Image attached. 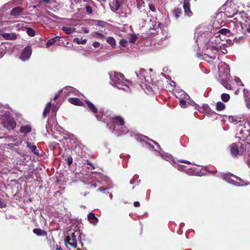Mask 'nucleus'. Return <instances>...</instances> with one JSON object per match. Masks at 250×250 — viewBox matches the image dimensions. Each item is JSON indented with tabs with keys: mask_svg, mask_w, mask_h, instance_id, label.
<instances>
[{
	"mask_svg": "<svg viewBox=\"0 0 250 250\" xmlns=\"http://www.w3.org/2000/svg\"><path fill=\"white\" fill-rule=\"evenodd\" d=\"M194 39L198 45L199 42L205 45L207 50V53L205 54L204 57L206 60L207 58L215 59L221 50V45L224 44L223 43V39L221 38L219 33H214L200 29L196 30Z\"/></svg>",
	"mask_w": 250,
	"mask_h": 250,
	"instance_id": "obj_1",
	"label": "nucleus"
},
{
	"mask_svg": "<svg viewBox=\"0 0 250 250\" xmlns=\"http://www.w3.org/2000/svg\"><path fill=\"white\" fill-rule=\"evenodd\" d=\"M241 146L240 149L236 144H232L230 146V151L232 155L236 156L238 155H244L247 159V163L250 167V140L248 138L245 139Z\"/></svg>",
	"mask_w": 250,
	"mask_h": 250,
	"instance_id": "obj_2",
	"label": "nucleus"
},
{
	"mask_svg": "<svg viewBox=\"0 0 250 250\" xmlns=\"http://www.w3.org/2000/svg\"><path fill=\"white\" fill-rule=\"evenodd\" d=\"M110 84L119 89H122L126 92L130 91V83L128 81L125 80L123 74L117 72H110L109 73Z\"/></svg>",
	"mask_w": 250,
	"mask_h": 250,
	"instance_id": "obj_3",
	"label": "nucleus"
},
{
	"mask_svg": "<svg viewBox=\"0 0 250 250\" xmlns=\"http://www.w3.org/2000/svg\"><path fill=\"white\" fill-rule=\"evenodd\" d=\"M229 29L222 28L217 33H219L223 41L225 40V36L230 37L231 35L243 34V29L240 22L230 21L229 23Z\"/></svg>",
	"mask_w": 250,
	"mask_h": 250,
	"instance_id": "obj_4",
	"label": "nucleus"
},
{
	"mask_svg": "<svg viewBox=\"0 0 250 250\" xmlns=\"http://www.w3.org/2000/svg\"><path fill=\"white\" fill-rule=\"evenodd\" d=\"M182 93L180 95H176L179 99L180 105L182 108H186L188 105H191L195 106V108L197 110H199L200 107L197 104H196L193 101H192L190 97L184 91H181Z\"/></svg>",
	"mask_w": 250,
	"mask_h": 250,
	"instance_id": "obj_5",
	"label": "nucleus"
},
{
	"mask_svg": "<svg viewBox=\"0 0 250 250\" xmlns=\"http://www.w3.org/2000/svg\"><path fill=\"white\" fill-rule=\"evenodd\" d=\"M222 177L227 182L236 186H247L249 184V183H245L242 179L231 173L222 174Z\"/></svg>",
	"mask_w": 250,
	"mask_h": 250,
	"instance_id": "obj_6",
	"label": "nucleus"
},
{
	"mask_svg": "<svg viewBox=\"0 0 250 250\" xmlns=\"http://www.w3.org/2000/svg\"><path fill=\"white\" fill-rule=\"evenodd\" d=\"M136 140L140 142H144L146 146L150 149H153L155 151L161 150L160 145L152 140L149 139L148 137L141 135H138L135 136Z\"/></svg>",
	"mask_w": 250,
	"mask_h": 250,
	"instance_id": "obj_7",
	"label": "nucleus"
},
{
	"mask_svg": "<svg viewBox=\"0 0 250 250\" xmlns=\"http://www.w3.org/2000/svg\"><path fill=\"white\" fill-rule=\"evenodd\" d=\"M84 101L89 111L95 114L98 120L102 121L105 123L108 121L107 116H105V114L104 115L101 111L98 113L97 108L93 103L88 100H85Z\"/></svg>",
	"mask_w": 250,
	"mask_h": 250,
	"instance_id": "obj_8",
	"label": "nucleus"
},
{
	"mask_svg": "<svg viewBox=\"0 0 250 250\" xmlns=\"http://www.w3.org/2000/svg\"><path fill=\"white\" fill-rule=\"evenodd\" d=\"M0 120L4 127L9 130H13L16 127V123L14 118L8 114L1 116Z\"/></svg>",
	"mask_w": 250,
	"mask_h": 250,
	"instance_id": "obj_9",
	"label": "nucleus"
},
{
	"mask_svg": "<svg viewBox=\"0 0 250 250\" xmlns=\"http://www.w3.org/2000/svg\"><path fill=\"white\" fill-rule=\"evenodd\" d=\"M237 130L239 134L241 135V137L244 139L247 138L250 136V122L245 121L242 124H239L237 126Z\"/></svg>",
	"mask_w": 250,
	"mask_h": 250,
	"instance_id": "obj_10",
	"label": "nucleus"
},
{
	"mask_svg": "<svg viewBox=\"0 0 250 250\" xmlns=\"http://www.w3.org/2000/svg\"><path fill=\"white\" fill-rule=\"evenodd\" d=\"M219 75L220 79L224 80L230 77L229 66L226 63L221 62L218 65Z\"/></svg>",
	"mask_w": 250,
	"mask_h": 250,
	"instance_id": "obj_11",
	"label": "nucleus"
},
{
	"mask_svg": "<svg viewBox=\"0 0 250 250\" xmlns=\"http://www.w3.org/2000/svg\"><path fill=\"white\" fill-rule=\"evenodd\" d=\"M135 73L141 83L146 82L150 83L152 82L151 76L148 75L147 71L145 69H140L138 72H136Z\"/></svg>",
	"mask_w": 250,
	"mask_h": 250,
	"instance_id": "obj_12",
	"label": "nucleus"
},
{
	"mask_svg": "<svg viewBox=\"0 0 250 250\" xmlns=\"http://www.w3.org/2000/svg\"><path fill=\"white\" fill-rule=\"evenodd\" d=\"M64 240L66 245L69 244L74 248L77 247V243L75 233L72 232L70 234V235L67 236Z\"/></svg>",
	"mask_w": 250,
	"mask_h": 250,
	"instance_id": "obj_13",
	"label": "nucleus"
},
{
	"mask_svg": "<svg viewBox=\"0 0 250 250\" xmlns=\"http://www.w3.org/2000/svg\"><path fill=\"white\" fill-rule=\"evenodd\" d=\"M31 54L32 49L31 46H27L22 50L19 58L22 61H26L30 58Z\"/></svg>",
	"mask_w": 250,
	"mask_h": 250,
	"instance_id": "obj_14",
	"label": "nucleus"
},
{
	"mask_svg": "<svg viewBox=\"0 0 250 250\" xmlns=\"http://www.w3.org/2000/svg\"><path fill=\"white\" fill-rule=\"evenodd\" d=\"M24 8L21 6H17L13 8L10 11V15L15 18H18L20 16L25 15Z\"/></svg>",
	"mask_w": 250,
	"mask_h": 250,
	"instance_id": "obj_15",
	"label": "nucleus"
},
{
	"mask_svg": "<svg viewBox=\"0 0 250 250\" xmlns=\"http://www.w3.org/2000/svg\"><path fill=\"white\" fill-rule=\"evenodd\" d=\"M60 92L63 93L64 96H70L71 94L77 95L79 93L77 90L71 86H66L63 88L60 91Z\"/></svg>",
	"mask_w": 250,
	"mask_h": 250,
	"instance_id": "obj_16",
	"label": "nucleus"
},
{
	"mask_svg": "<svg viewBox=\"0 0 250 250\" xmlns=\"http://www.w3.org/2000/svg\"><path fill=\"white\" fill-rule=\"evenodd\" d=\"M112 120L115 125L113 127V131H116L118 129V128L119 127L124 125V120L121 116H117L114 118H112Z\"/></svg>",
	"mask_w": 250,
	"mask_h": 250,
	"instance_id": "obj_17",
	"label": "nucleus"
},
{
	"mask_svg": "<svg viewBox=\"0 0 250 250\" xmlns=\"http://www.w3.org/2000/svg\"><path fill=\"white\" fill-rule=\"evenodd\" d=\"M229 120L230 122L236 125V124H242L245 121L241 117L237 116H229Z\"/></svg>",
	"mask_w": 250,
	"mask_h": 250,
	"instance_id": "obj_18",
	"label": "nucleus"
},
{
	"mask_svg": "<svg viewBox=\"0 0 250 250\" xmlns=\"http://www.w3.org/2000/svg\"><path fill=\"white\" fill-rule=\"evenodd\" d=\"M189 0H184L183 7L184 9L185 13L188 17L191 16L192 15V13L190 10Z\"/></svg>",
	"mask_w": 250,
	"mask_h": 250,
	"instance_id": "obj_19",
	"label": "nucleus"
},
{
	"mask_svg": "<svg viewBox=\"0 0 250 250\" xmlns=\"http://www.w3.org/2000/svg\"><path fill=\"white\" fill-rule=\"evenodd\" d=\"M243 92L246 106L250 109V92L248 90L244 89Z\"/></svg>",
	"mask_w": 250,
	"mask_h": 250,
	"instance_id": "obj_20",
	"label": "nucleus"
},
{
	"mask_svg": "<svg viewBox=\"0 0 250 250\" xmlns=\"http://www.w3.org/2000/svg\"><path fill=\"white\" fill-rule=\"evenodd\" d=\"M87 219L89 222L94 226L96 225L98 222V219L92 212L89 213L87 215Z\"/></svg>",
	"mask_w": 250,
	"mask_h": 250,
	"instance_id": "obj_21",
	"label": "nucleus"
},
{
	"mask_svg": "<svg viewBox=\"0 0 250 250\" xmlns=\"http://www.w3.org/2000/svg\"><path fill=\"white\" fill-rule=\"evenodd\" d=\"M2 37L5 40H14L17 38V35L14 33H4L1 34Z\"/></svg>",
	"mask_w": 250,
	"mask_h": 250,
	"instance_id": "obj_22",
	"label": "nucleus"
},
{
	"mask_svg": "<svg viewBox=\"0 0 250 250\" xmlns=\"http://www.w3.org/2000/svg\"><path fill=\"white\" fill-rule=\"evenodd\" d=\"M68 101L70 103L74 105L80 106L83 105V103L77 98H69Z\"/></svg>",
	"mask_w": 250,
	"mask_h": 250,
	"instance_id": "obj_23",
	"label": "nucleus"
},
{
	"mask_svg": "<svg viewBox=\"0 0 250 250\" xmlns=\"http://www.w3.org/2000/svg\"><path fill=\"white\" fill-rule=\"evenodd\" d=\"M12 141L14 142V144L11 143L8 145L9 148L11 149H13L15 146H19L22 143V140L21 139H19L18 138L13 139Z\"/></svg>",
	"mask_w": 250,
	"mask_h": 250,
	"instance_id": "obj_24",
	"label": "nucleus"
},
{
	"mask_svg": "<svg viewBox=\"0 0 250 250\" xmlns=\"http://www.w3.org/2000/svg\"><path fill=\"white\" fill-rule=\"evenodd\" d=\"M229 77L228 79H224V80H223L222 79H220V80L221 81V83L222 85L227 89H231V86L230 84V81L229 82Z\"/></svg>",
	"mask_w": 250,
	"mask_h": 250,
	"instance_id": "obj_25",
	"label": "nucleus"
},
{
	"mask_svg": "<svg viewBox=\"0 0 250 250\" xmlns=\"http://www.w3.org/2000/svg\"><path fill=\"white\" fill-rule=\"evenodd\" d=\"M27 146L31 150V151L34 153V154L39 155V153L38 150L37 149L36 146L33 145L30 142L27 143Z\"/></svg>",
	"mask_w": 250,
	"mask_h": 250,
	"instance_id": "obj_26",
	"label": "nucleus"
},
{
	"mask_svg": "<svg viewBox=\"0 0 250 250\" xmlns=\"http://www.w3.org/2000/svg\"><path fill=\"white\" fill-rule=\"evenodd\" d=\"M33 232L35 234H36L38 236H46L47 233L44 230H42L40 229H33Z\"/></svg>",
	"mask_w": 250,
	"mask_h": 250,
	"instance_id": "obj_27",
	"label": "nucleus"
},
{
	"mask_svg": "<svg viewBox=\"0 0 250 250\" xmlns=\"http://www.w3.org/2000/svg\"><path fill=\"white\" fill-rule=\"evenodd\" d=\"M62 30L67 34H70L75 32L76 29L71 27L63 26Z\"/></svg>",
	"mask_w": 250,
	"mask_h": 250,
	"instance_id": "obj_28",
	"label": "nucleus"
},
{
	"mask_svg": "<svg viewBox=\"0 0 250 250\" xmlns=\"http://www.w3.org/2000/svg\"><path fill=\"white\" fill-rule=\"evenodd\" d=\"M31 131V127L29 125L21 126L20 131L22 133H27Z\"/></svg>",
	"mask_w": 250,
	"mask_h": 250,
	"instance_id": "obj_29",
	"label": "nucleus"
},
{
	"mask_svg": "<svg viewBox=\"0 0 250 250\" xmlns=\"http://www.w3.org/2000/svg\"><path fill=\"white\" fill-rule=\"evenodd\" d=\"M159 155L166 161L170 162L172 159V157L171 155L165 153L159 152Z\"/></svg>",
	"mask_w": 250,
	"mask_h": 250,
	"instance_id": "obj_30",
	"label": "nucleus"
},
{
	"mask_svg": "<svg viewBox=\"0 0 250 250\" xmlns=\"http://www.w3.org/2000/svg\"><path fill=\"white\" fill-rule=\"evenodd\" d=\"M59 37L56 36L54 38H52V39L49 40L46 43V47L48 48L50 46L56 42H57L59 40Z\"/></svg>",
	"mask_w": 250,
	"mask_h": 250,
	"instance_id": "obj_31",
	"label": "nucleus"
},
{
	"mask_svg": "<svg viewBox=\"0 0 250 250\" xmlns=\"http://www.w3.org/2000/svg\"><path fill=\"white\" fill-rule=\"evenodd\" d=\"M51 106V103L49 102L47 104L43 113V116L45 117L49 113L50 108Z\"/></svg>",
	"mask_w": 250,
	"mask_h": 250,
	"instance_id": "obj_32",
	"label": "nucleus"
},
{
	"mask_svg": "<svg viewBox=\"0 0 250 250\" xmlns=\"http://www.w3.org/2000/svg\"><path fill=\"white\" fill-rule=\"evenodd\" d=\"M225 105L223 103L219 102L216 105V109L218 111H222L225 109Z\"/></svg>",
	"mask_w": 250,
	"mask_h": 250,
	"instance_id": "obj_33",
	"label": "nucleus"
},
{
	"mask_svg": "<svg viewBox=\"0 0 250 250\" xmlns=\"http://www.w3.org/2000/svg\"><path fill=\"white\" fill-rule=\"evenodd\" d=\"M114 6H111V10L114 12H117L120 7V4L116 0L115 3H113Z\"/></svg>",
	"mask_w": 250,
	"mask_h": 250,
	"instance_id": "obj_34",
	"label": "nucleus"
},
{
	"mask_svg": "<svg viewBox=\"0 0 250 250\" xmlns=\"http://www.w3.org/2000/svg\"><path fill=\"white\" fill-rule=\"evenodd\" d=\"M106 42L112 47H114L116 45V41L113 37H109L107 39Z\"/></svg>",
	"mask_w": 250,
	"mask_h": 250,
	"instance_id": "obj_35",
	"label": "nucleus"
},
{
	"mask_svg": "<svg viewBox=\"0 0 250 250\" xmlns=\"http://www.w3.org/2000/svg\"><path fill=\"white\" fill-rule=\"evenodd\" d=\"M86 42H87L86 39L80 40L78 38H74L73 40V42H76L78 44H84Z\"/></svg>",
	"mask_w": 250,
	"mask_h": 250,
	"instance_id": "obj_36",
	"label": "nucleus"
},
{
	"mask_svg": "<svg viewBox=\"0 0 250 250\" xmlns=\"http://www.w3.org/2000/svg\"><path fill=\"white\" fill-rule=\"evenodd\" d=\"M162 24L159 21L155 22V24L153 25V29H157L158 30L156 31L157 33L159 31V30L161 31V26Z\"/></svg>",
	"mask_w": 250,
	"mask_h": 250,
	"instance_id": "obj_37",
	"label": "nucleus"
},
{
	"mask_svg": "<svg viewBox=\"0 0 250 250\" xmlns=\"http://www.w3.org/2000/svg\"><path fill=\"white\" fill-rule=\"evenodd\" d=\"M173 15L175 16V17L176 18V19H178L180 17V15L181 14L182 11L180 9L177 8L173 10Z\"/></svg>",
	"mask_w": 250,
	"mask_h": 250,
	"instance_id": "obj_38",
	"label": "nucleus"
},
{
	"mask_svg": "<svg viewBox=\"0 0 250 250\" xmlns=\"http://www.w3.org/2000/svg\"><path fill=\"white\" fill-rule=\"evenodd\" d=\"M230 98V96L228 94L223 93L221 95V99L225 102H228Z\"/></svg>",
	"mask_w": 250,
	"mask_h": 250,
	"instance_id": "obj_39",
	"label": "nucleus"
},
{
	"mask_svg": "<svg viewBox=\"0 0 250 250\" xmlns=\"http://www.w3.org/2000/svg\"><path fill=\"white\" fill-rule=\"evenodd\" d=\"M137 39V36H136V35L135 34H131L130 35V38L129 40V42L130 43H135V42L136 41Z\"/></svg>",
	"mask_w": 250,
	"mask_h": 250,
	"instance_id": "obj_40",
	"label": "nucleus"
},
{
	"mask_svg": "<svg viewBox=\"0 0 250 250\" xmlns=\"http://www.w3.org/2000/svg\"><path fill=\"white\" fill-rule=\"evenodd\" d=\"M26 33L27 34L33 37L35 35V32L34 31V30L31 28H28L26 30Z\"/></svg>",
	"mask_w": 250,
	"mask_h": 250,
	"instance_id": "obj_41",
	"label": "nucleus"
},
{
	"mask_svg": "<svg viewBox=\"0 0 250 250\" xmlns=\"http://www.w3.org/2000/svg\"><path fill=\"white\" fill-rule=\"evenodd\" d=\"M65 161L67 162L69 166H70L73 163V159L70 156H67L66 158H65Z\"/></svg>",
	"mask_w": 250,
	"mask_h": 250,
	"instance_id": "obj_42",
	"label": "nucleus"
},
{
	"mask_svg": "<svg viewBox=\"0 0 250 250\" xmlns=\"http://www.w3.org/2000/svg\"><path fill=\"white\" fill-rule=\"evenodd\" d=\"M86 11L88 14H92L93 12V9L92 7L89 4H86L85 6Z\"/></svg>",
	"mask_w": 250,
	"mask_h": 250,
	"instance_id": "obj_43",
	"label": "nucleus"
},
{
	"mask_svg": "<svg viewBox=\"0 0 250 250\" xmlns=\"http://www.w3.org/2000/svg\"><path fill=\"white\" fill-rule=\"evenodd\" d=\"M119 43L121 45L124 47H126V46H127L128 44L127 40L123 39L120 40Z\"/></svg>",
	"mask_w": 250,
	"mask_h": 250,
	"instance_id": "obj_44",
	"label": "nucleus"
},
{
	"mask_svg": "<svg viewBox=\"0 0 250 250\" xmlns=\"http://www.w3.org/2000/svg\"><path fill=\"white\" fill-rule=\"evenodd\" d=\"M118 129V130L121 129L120 132L121 133L125 134L127 132V128L125 127H124V125L120 126V127H119V128Z\"/></svg>",
	"mask_w": 250,
	"mask_h": 250,
	"instance_id": "obj_45",
	"label": "nucleus"
},
{
	"mask_svg": "<svg viewBox=\"0 0 250 250\" xmlns=\"http://www.w3.org/2000/svg\"><path fill=\"white\" fill-rule=\"evenodd\" d=\"M149 9L152 12H156V9L155 8L154 5L152 3H149L148 4Z\"/></svg>",
	"mask_w": 250,
	"mask_h": 250,
	"instance_id": "obj_46",
	"label": "nucleus"
},
{
	"mask_svg": "<svg viewBox=\"0 0 250 250\" xmlns=\"http://www.w3.org/2000/svg\"><path fill=\"white\" fill-rule=\"evenodd\" d=\"M235 81L238 85H241L242 86H244L243 83L241 82V81L239 78H237L236 79H235Z\"/></svg>",
	"mask_w": 250,
	"mask_h": 250,
	"instance_id": "obj_47",
	"label": "nucleus"
},
{
	"mask_svg": "<svg viewBox=\"0 0 250 250\" xmlns=\"http://www.w3.org/2000/svg\"><path fill=\"white\" fill-rule=\"evenodd\" d=\"M11 6H12L11 3L10 2H8L7 3L5 4L3 6V8H5V10H7V9L10 8Z\"/></svg>",
	"mask_w": 250,
	"mask_h": 250,
	"instance_id": "obj_48",
	"label": "nucleus"
},
{
	"mask_svg": "<svg viewBox=\"0 0 250 250\" xmlns=\"http://www.w3.org/2000/svg\"><path fill=\"white\" fill-rule=\"evenodd\" d=\"M49 15L51 17H52V18H54V19H55V20H60V17H59L58 16H56V15H54V14H53V13L49 14Z\"/></svg>",
	"mask_w": 250,
	"mask_h": 250,
	"instance_id": "obj_49",
	"label": "nucleus"
},
{
	"mask_svg": "<svg viewBox=\"0 0 250 250\" xmlns=\"http://www.w3.org/2000/svg\"><path fill=\"white\" fill-rule=\"evenodd\" d=\"M178 168L179 170L181 171H186L185 168L186 167L183 166H179L177 165Z\"/></svg>",
	"mask_w": 250,
	"mask_h": 250,
	"instance_id": "obj_50",
	"label": "nucleus"
},
{
	"mask_svg": "<svg viewBox=\"0 0 250 250\" xmlns=\"http://www.w3.org/2000/svg\"><path fill=\"white\" fill-rule=\"evenodd\" d=\"M93 46L95 47V48H97V47H99L100 46V43L98 42H94L93 44H92Z\"/></svg>",
	"mask_w": 250,
	"mask_h": 250,
	"instance_id": "obj_51",
	"label": "nucleus"
},
{
	"mask_svg": "<svg viewBox=\"0 0 250 250\" xmlns=\"http://www.w3.org/2000/svg\"><path fill=\"white\" fill-rule=\"evenodd\" d=\"M6 207V204L0 200V208H2Z\"/></svg>",
	"mask_w": 250,
	"mask_h": 250,
	"instance_id": "obj_52",
	"label": "nucleus"
},
{
	"mask_svg": "<svg viewBox=\"0 0 250 250\" xmlns=\"http://www.w3.org/2000/svg\"><path fill=\"white\" fill-rule=\"evenodd\" d=\"M134 206L135 207H139L140 206V203L138 201H136L134 203Z\"/></svg>",
	"mask_w": 250,
	"mask_h": 250,
	"instance_id": "obj_53",
	"label": "nucleus"
},
{
	"mask_svg": "<svg viewBox=\"0 0 250 250\" xmlns=\"http://www.w3.org/2000/svg\"><path fill=\"white\" fill-rule=\"evenodd\" d=\"M60 92H59V93L58 94L56 95V96L54 98V100H56L59 98V97L60 96Z\"/></svg>",
	"mask_w": 250,
	"mask_h": 250,
	"instance_id": "obj_54",
	"label": "nucleus"
},
{
	"mask_svg": "<svg viewBox=\"0 0 250 250\" xmlns=\"http://www.w3.org/2000/svg\"><path fill=\"white\" fill-rule=\"evenodd\" d=\"M97 35H98V36L100 38H101V39L104 38V36L102 34H101L100 33H97Z\"/></svg>",
	"mask_w": 250,
	"mask_h": 250,
	"instance_id": "obj_55",
	"label": "nucleus"
},
{
	"mask_svg": "<svg viewBox=\"0 0 250 250\" xmlns=\"http://www.w3.org/2000/svg\"><path fill=\"white\" fill-rule=\"evenodd\" d=\"M103 178H104L103 180H104L105 181H106L107 182H108L109 181V180L107 177H104Z\"/></svg>",
	"mask_w": 250,
	"mask_h": 250,
	"instance_id": "obj_56",
	"label": "nucleus"
},
{
	"mask_svg": "<svg viewBox=\"0 0 250 250\" xmlns=\"http://www.w3.org/2000/svg\"><path fill=\"white\" fill-rule=\"evenodd\" d=\"M53 250H62L61 247H58V246L55 248Z\"/></svg>",
	"mask_w": 250,
	"mask_h": 250,
	"instance_id": "obj_57",
	"label": "nucleus"
},
{
	"mask_svg": "<svg viewBox=\"0 0 250 250\" xmlns=\"http://www.w3.org/2000/svg\"><path fill=\"white\" fill-rule=\"evenodd\" d=\"M45 3H49L50 2V0H42Z\"/></svg>",
	"mask_w": 250,
	"mask_h": 250,
	"instance_id": "obj_58",
	"label": "nucleus"
},
{
	"mask_svg": "<svg viewBox=\"0 0 250 250\" xmlns=\"http://www.w3.org/2000/svg\"><path fill=\"white\" fill-rule=\"evenodd\" d=\"M180 162H182V163H187V164H190V163L188 161H187L183 160V161H180Z\"/></svg>",
	"mask_w": 250,
	"mask_h": 250,
	"instance_id": "obj_59",
	"label": "nucleus"
},
{
	"mask_svg": "<svg viewBox=\"0 0 250 250\" xmlns=\"http://www.w3.org/2000/svg\"><path fill=\"white\" fill-rule=\"evenodd\" d=\"M106 189H107V188H104H104H99V190H100V191H105Z\"/></svg>",
	"mask_w": 250,
	"mask_h": 250,
	"instance_id": "obj_60",
	"label": "nucleus"
},
{
	"mask_svg": "<svg viewBox=\"0 0 250 250\" xmlns=\"http://www.w3.org/2000/svg\"><path fill=\"white\" fill-rule=\"evenodd\" d=\"M243 37V36H238V37H236L235 38H234V40H238L237 38H238V39L239 40L241 38H242Z\"/></svg>",
	"mask_w": 250,
	"mask_h": 250,
	"instance_id": "obj_61",
	"label": "nucleus"
},
{
	"mask_svg": "<svg viewBox=\"0 0 250 250\" xmlns=\"http://www.w3.org/2000/svg\"><path fill=\"white\" fill-rule=\"evenodd\" d=\"M2 105L0 104V112H2L3 109H2Z\"/></svg>",
	"mask_w": 250,
	"mask_h": 250,
	"instance_id": "obj_62",
	"label": "nucleus"
},
{
	"mask_svg": "<svg viewBox=\"0 0 250 250\" xmlns=\"http://www.w3.org/2000/svg\"><path fill=\"white\" fill-rule=\"evenodd\" d=\"M57 109L56 108V107L55 106L53 107V108H52V111L53 112H56L57 111Z\"/></svg>",
	"mask_w": 250,
	"mask_h": 250,
	"instance_id": "obj_63",
	"label": "nucleus"
},
{
	"mask_svg": "<svg viewBox=\"0 0 250 250\" xmlns=\"http://www.w3.org/2000/svg\"><path fill=\"white\" fill-rule=\"evenodd\" d=\"M44 18L46 19L47 21H48L50 20L49 18L46 16H44Z\"/></svg>",
	"mask_w": 250,
	"mask_h": 250,
	"instance_id": "obj_64",
	"label": "nucleus"
}]
</instances>
